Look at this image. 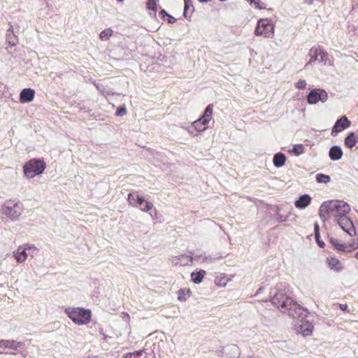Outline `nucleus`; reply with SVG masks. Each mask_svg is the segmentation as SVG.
Wrapping results in <instances>:
<instances>
[{
  "label": "nucleus",
  "instance_id": "1",
  "mask_svg": "<svg viewBox=\"0 0 358 358\" xmlns=\"http://www.w3.org/2000/svg\"><path fill=\"white\" fill-rule=\"evenodd\" d=\"M287 284L280 282L271 289L269 299L262 300L267 302L271 301L273 306L280 308L282 311H288V315L292 317H302V312L307 311L301 305L294 301L287 293Z\"/></svg>",
  "mask_w": 358,
  "mask_h": 358
},
{
  "label": "nucleus",
  "instance_id": "2",
  "mask_svg": "<svg viewBox=\"0 0 358 358\" xmlns=\"http://www.w3.org/2000/svg\"><path fill=\"white\" fill-rule=\"evenodd\" d=\"M127 200L129 204L134 207L138 208L143 211H150V215L154 217L157 215V210L153 209V204L145 200V198L139 194L138 192H133L128 194Z\"/></svg>",
  "mask_w": 358,
  "mask_h": 358
},
{
  "label": "nucleus",
  "instance_id": "3",
  "mask_svg": "<svg viewBox=\"0 0 358 358\" xmlns=\"http://www.w3.org/2000/svg\"><path fill=\"white\" fill-rule=\"evenodd\" d=\"M65 313L75 323L78 325L86 324L90 322L92 317V312L90 309L84 308H67Z\"/></svg>",
  "mask_w": 358,
  "mask_h": 358
},
{
  "label": "nucleus",
  "instance_id": "4",
  "mask_svg": "<svg viewBox=\"0 0 358 358\" xmlns=\"http://www.w3.org/2000/svg\"><path fill=\"white\" fill-rule=\"evenodd\" d=\"M46 168V164L42 159L34 158L23 166V171L27 178H33L41 174Z\"/></svg>",
  "mask_w": 358,
  "mask_h": 358
},
{
  "label": "nucleus",
  "instance_id": "5",
  "mask_svg": "<svg viewBox=\"0 0 358 358\" xmlns=\"http://www.w3.org/2000/svg\"><path fill=\"white\" fill-rule=\"evenodd\" d=\"M213 104H209L204 110L202 115L192 124L194 130L201 132L206 130L208 124L212 119Z\"/></svg>",
  "mask_w": 358,
  "mask_h": 358
},
{
  "label": "nucleus",
  "instance_id": "6",
  "mask_svg": "<svg viewBox=\"0 0 358 358\" xmlns=\"http://www.w3.org/2000/svg\"><path fill=\"white\" fill-rule=\"evenodd\" d=\"M1 212L12 220H15L22 213V204L20 202L7 201L2 206Z\"/></svg>",
  "mask_w": 358,
  "mask_h": 358
},
{
  "label": "nucleus",
  "instance_id": "7",
  "mask_svg": "<svg viewBox=\"0 0 358 358\" xmlns=\"http://www.w3.org/2000/svg\"><path fill=\"white\" fill-rule=\"evenodd\" d=\"M274 24L271 20L268 18L260 19L258 20L255 29L256 36H264L266 38H270L274 33Z\"/></svg>",
  "mask_w": 358,
  "mask_h": 358
},
{
  "label": "nucleus",
  "instance_id": "8",
  "mask_svg": "<svg viewBox=\"0 0 358 358\" xmlns=\"http://www.w3.org/2000/svg\"><path fill=\"white\" fill-rule=\"evenodd\" d=\"M306 99L308 103L312 105L316 104L320 101L324 103L328 99V94L323 89L314 88L309 92Z\"/></svg>",
  "mask_w": 358,
  "mask_h": 358
},
{
  "label": "nucleus",
  "instance_id": "9",
  "mask_svg": "<svg viewBox=\"0 0 358 358\" xmlns=\"http://www.w3.org/2000/svg\"><path fill=\"white\" fill-rule=\"evenodd\" d=\"M336 222L339 227L350 236L356 235V229L352 221L347 215H336Z\"/></svg>",
  "mask_w": 358,
  "mask_h": 358
},
{
  "label": "nucleus",
  "instance_id": "10",
  "mask_svg": "<svg viewBox=\"0 0 358 358\" xmlns=\"http://www.w3.org/2000/svg\"><path fill=\"white\" fill-rule=\"evenodd\" d=\"M336 203H338V200H329L321 204L319 209V215L323 222H326L329 219V214L334 215Z\"/></svg>",
  "mask_w": 358,
  "mask_h": 358
},
{
  "label": "nucleus",
  "instance_id": "11",
  "mask_svg": "<svg viewBox=\"0 0 358 358\" xmlns=\"http://www.w3.org/2000/svg\"><path fill=\"white\" fill-rule=\"evenodd\" d=\"M308 314H310L308 310L302 312V317H296L295 318H301V324H299L297 331L301 334L303 336H310L313 333V325L311 322L305 320Z\"/></svg>",
  "mask_w": 358,
  "mask_h": 358
},
{
  "label": "nucleus",
  "instance_id": "12",
  "mask_svg": "<svg viewBox=\"0 0 358 358\" xmlns=\"http://www.w3.org/2000/svg\"><path fill=\"white\" fill-rule=\"evenodd\" d=\"M36 251H37V248L34 245L20 246L17 251L14 252V256L17 262L22 263L27 259L29 255L33 257L34 252Z\"/></svg>",
  "mask_w": 358,
  "mask_h": 358
},
{
  "label": "nucleus",
  "instance_id": "13",
  "mask_svg": "<svg viewBox=\"0 0 358 358\" xmlns=\"http://www.w3.org/2000/svg\"><path fill=\"white\" fill-rule=\"evenodd\" d=\"M309 55L310 57V61L308 64H311L315 61H318L319 62L327 63V57L328 54L324 51V50L320 47H313L309 52Z\"/></svg>",
  "mask_w": 358,
  "mask_h": 358
},
{
  "label": "nucleus",
  "instance_id": "14",
  "mask_svg": "<svg viewBox=\"0 0 358 358\" xmlns=\"http://www.w3.org/2000/svg\"><path fill=\"white\" fill-rule=\"evenodd\" d=\"M351 124V122L348 119V117L344 115L338 118L334 125L331 129V134L332 136L335 137L338 135V134L343 130L348 128Z\"/></svg>",
  "mask_w": 358,
  "mask_h": 358
},
{
  "label": "nucleus",
  "instance_id": "15",
  "mask_svg": "<svg viewBox=\"0 0 358 358\" xmlns=\"http://www.w3.org/2000/svg\"><path fill=\"white\" fill-rule=\"evenodd\" d=\"M35 96V91L31 88H24L20 93V101L22 103H29Z\"/></svg>",
  "mask_w": 358,
  "mask_h": 358
},
{
  "label": "nucleus",
  "instance_id": "16",
  "mask_svg": "<svg viewBox=\"0 0 358 358\" xmlns=\"http://www.w3.org/2000/svg\"><path fill=\"white\" fill-rule=\"evenodd\" d=\"M350 212V205L343 201L338 200V203L336 205L334 216L336 215H347Z\"/></svg>",
  "mask_w": 358,
  "mask_h": 358
},
{
  "label": "nucleus",
  "instance_id": "17",
  "mask_svg": "<svg viewBox=\"0 0 358 358\" xmlns=\"http://www.w3.org/2000/svg\"><path fill=\"white\" fill-rule=\"evenodd\" d=\"M350 212V205L343 201L338 200V203L336 205L334 216L336 215H347Z\"/></svg>",
  "mask_w": 358,
  "mask_h": 358
},
{
  "label": "nucleus",
  "instance_id": "18",
  "mask_svg": "<svg viewBox=\"0 0 358 358\" xmlns=\"http://www.w3.org/2000/svg\"><path fill=\"white\" fill-rule=\"evenodd\" d=\"M350 212V205L343 201L338 200V203L336 205L334 216L336 215H347Z\"/></svg>",
  "mask_w": 358,
  "mask_h": 358
},
{
  "label": "nucleus",
  "instance_id": "19",
  "mask_svg": "<svg viewBox=\"0 0 358 358\" xmlns=\"http://www.w3.org/2000/svg\"><path fill=\"white\" fill-rule=\"evenodd\" d=\"M310 196L305 194L299 197V199L294 202V205L297 208L304 209L310 203Z\"/></svg>",
  "mask_w": 358,
  "mask_h": 358
},
{
  "label": "nucleus",
  "instance_id": "20",
  "mask_svg": "<svg viewBox=\"0 0 358 358\" xmlns=\"http://www.w3.org/2000/svg\"><path fill=\"white\" fill-rule=\"evenodd\" d=\"M343 150L338 145H333L330 148L329 151V158L333 161H338L343 157Z\"/></svg>",
  "mask_w": 358,
  "mask_h": 358
},
{
  "label": "nucleus",
  "instance_id": "21",
  "mask_svg": "<svg viewBox=\"0 0 358 358\" xmlns=\"http://www.w3.org/2000/svg\"><path fill=\"white\" fill-rule=\"evenodd\" d=\"M224 352L229 358H239L241 355L239 348L235 344L227 345L224 349Z\"/></svg>",
  "mask_w": 358,
  "mask_h": 358
},
{
  "label": "nucleus",
  "instance_id": "22",
  "mask_svg": "<svg viewBox=\"0 0 358 358\" xmlns=\"http://www.w3.org/2000/svg\"><path fill=\"white\" fill-rule=\"evenodd\" d=\"M357 141V135L355 132L351 131L348 133V134L345 138L344 144L348 148L352 149L356 145Z\"/></svg>",
  "mask_w": 358,
  "mask_h": 358
},
{
  "label": "nucleus",
  "instance_id": "23",
  "mask_svg": "<svg viewBox=\"0 0 358 358\" xmlns=\"http://www.w3.org/2000/svg\"><path fill=\"white\" fill-rule=\"evenodd\" d=\"M194 11V7L192 0H184L183 16L190 20L191 15Z\"/></svg>",
  "mask_w": 358,
  "mask_h": 358
},
{
  "label": "nucleus",
  "instance_id": "24",
  "mask_svg": "<svg viewBox=\"0 0 358 358\" xmlns=\"http://www.w3.org/2000/svg\"><path fill=\"white\" fill-rule=\"evenodd\" d=\"M286 159H287L286 155L284 153L279 152L275 154L273 156V165L277 168L282 167L283 165H285Z\"/></svg>",
  "mask_w": 358,
  "mask_h": 358
},
{
  "label": "nucleus",
  "instance_id": "25",
  "mask_svg": "<svg viewBox=\"0 0 358 358\" xmlns=\"http://www.w3.org/2000/svg\"><path fill=\"white\" fill-rule=\"evenodd\" d=\"M329 267L331 270H334L337 272L342 271L343 267L342 266L341 262L336 257H330L327 259Z\"/></svg>",
  "mask_w": 358,
  "mask_h": 358
},
{
  "label": "nucleus",
  "instance_id": "26",
  "mask_svg": "<svg viewBox=\"0 0 358 358\" xmlns=\"http://www.w3.org/2000/svg\"><path fill=\"white\" fill-rule=\"evenodd\" d=\"M330 243L338 251L345 252L348 250L346 243H340L339 241L333 237L329 238Z\"/></svg>",
  "mask_w": 358,
  "mask_h": 358
},
{
  "label": "nucleus",
  "instance_id": "27",
  "mask_svg": "<svg viewBox=\"0 0 358 358\" xmlns=\"http://www.w3.org/2000/svg\"><path fill=\"white\" fill-rule=\"evenodd\" d=\"M6 41H8V44L10 46H15L17 43V36L13 33L12 25L10 26V28L7 31Z\"/></svg>",
  "mask_w": 358,
  "mask_h": 358
},
{
  "label": "nucleus",
  "instance_id": "28",
  "mask_svg": "<svg viewBox=\"0 0 358 358\" xmlns=\"http://www.w3.org/2000/svg\"><path fill=\"white\" fill-rule=\"evenodd\" d=\"M282 208L280 206H276L275 208V212L276 214L275 215V218L279 222H284L289 220V217L292 214V210H289L288 214L287 215H283L280 213ZM292 210V208H291Z\"/></svg>",
  "mask_w": 358,
  "mask_h": 358
},
{
  "label": "nucleus",
  "instance_id": "29",
  "mask_svg": "<svg viewBox=\"0 0 358 358\" xmlns=\"http://www.w3.org/2000/svg\"><path fill=\"white\" fill-rule=\"evenodd\" d=\"M288 152L298 157L305 152V148L303 144H294L292 149L288 150Z\"/></svg>",
  "mask_w": 358,
  "mask_h": 358
},
{
  "label": "nucleus",
  "instance_id": "30",
  "mask_svg": "<svg viewBox=\"0 0 358 358\" xmlns=\"http://www.w3.org/2000/svg\"><path fill=\"white\" fill-rule=\"evenodd\" d=\"M206 274V271L203 270H200L199 271L192 272L191 273V279L192 281L195 284H199L202 282L203 277Z\"/></svg>",
  "mask_w": 358,
  "mask_h": 358
},
{
  "label": "nucleus",
  "instance_id": "31",
  "mask_svg": "<svg viewBox=\"0 0 358 358\" xmlns=\"http://www.w3.org/2000/svg\"><path fill=\"white\" fill-rule=\"evenodd\" d=\"M6 343V348H9L13 350H17L19 348H22L24 346V343L22 342H18L14 340H8V342H4Z\"/></svg>",
  "mask_w": 358,
  "mask_h": 358
},
{
  "label": "nucleus",
  "instance_id": "32",
  "mask_svg": "<svg viewBox=\"0 0 358 358\" xmlns=\"http://www.w3.org/2000/svg\"><path fill=\"white\" fill-rule=\"evenodd\" d=\"M191 291L189 289L182 288L178 291V299L180 301H185L190 296Z\"/></svg>",
  "mask_w": 358,
  "mask_h": 358
},
{
  "label": "nucleus",
  "instance_id": "33",
  "mask_svg": "<svg viewBox=\"0 0 358 358\" xmlns=\"http://www.w3.org/2000/svg\"><path fill=\"white\" fill-rule=\"evenodd\" d=\"M317 182L327 184L331 181V177L329 175H326L322 173H317L315 176Z\"/></svg>",
  "mask_w": 358,
  "mask_h": 358
},
{
  "label": "nucleus",
  "instance_id": "34",
  "mask_svg": "<svg viewBox=\"0 0 358 358\" xmlns=\"http://www.w3.org/2000/svg\"><path fill=\"white\" fill-rule=\"evenodd\" d=\"M145 353V350L142 349L134 352H127L124 355L123 358H141V357Z\"/></svg>",
  "mask_w": 358,
  "mask_h": 358
},
{
  "label": "nucleus",
  "instance_id": "35",
  "mask_svg": "<svg viewBox=\"0 0 358 358\" xmlns=\"http://www.w3.org/2000/svg\"><path fill=\"white\" fill-rule=\"evenodd\" d=\"M113 33V31L111 29H106L100 33L99 37L101 40L106 41L112 36Z\"/></svg>",
  "mask_w": 358,
  "mask_h": 358
},
{
  "label": "nucleus",
  "instance_id": "36",
  "mask_svg": "<svg viewBox=\"0 0 358 358\" xmlns=\"http://www.w3.org/2000/svg\"><path fill=\"white\" fill-rule=\"evenodd\" d=\"M146 4L148 9L153 10L155 12L157 11V5L155 0H148Z\"/></svg>",
  "mask_w": 358,
  "mask_h": 358
},
{
  "label": "nucleus",
  "instance_id": "37",
  "mask_svg": "<svg viewBox=\"0 0 358 358\" xmlns=\"http://www.w3.org/2000/svg\"><path fill=\"white\" fill-rule=\"evenodd\" d=\"M348 250L347 252H351L352 250H356L358 248V242L353 240L352 242L347 244Z\"/></svg>",
  "mask_w": 358,
  "mask_h": 358
},
{
  "label": "nucleus",
  "instance_id": "38",
  "mask_svg": "<svg viewBox=\"0 0 358 358\" xmlns=\"http://www.w3.org/2000/svg\"><path fill=\"white\" fill-rule=\"evenodd\" d=\"M126 113H127V109L123 106H119L115 111V115L117 117L123 116Z\"/></svg>",
  "mask_w": 358,
  "mask_h": 358
},
{
  "label": "nucleus",
  "instance_id": "39",
  "mask_svg": "<svg viewBox=\"0 0 358 358\" xmlns=\"http://www.w3.org/2000/svg\"><path fill=\"white\" fill-rule=\"evenodd\" d=\"M306 86V82L305 80H299L295 83V87L299 90L304 89Z\"/></svg>",
  "mask_w": 358,
  "mask_h": 358
},
{
  "label": "nucleus",
  "instance_id": "40",
  "mask_svg": "<svg viewBox=\"0 0 358 358\" xmlns=\"http://www.w3.org/2000/svg\"><path fill=\"white\" fill-rule=\"evenodd\" d=\"M314 232H315V239H318V238H320V226H319L317 222H315L314 224Z\"/></svg>",
  "mask_w": 358,
  "mask_h": 358
},
{
  "label": "nucleus",
  "instance_id": "41",
  "mask_svg": "<svg viewBox=\"0 0 358 358\" xmlns=\"http://www.w3.org/2000/svg\"><path fill=\"white\" fill-rule=\"evenodd\" d=\"M99 334L103 336V341H107L108 339L111 338L110 336H108V335L104 334L103 328H99Z\"/></svg>",
  "mask_w": 358,
  "mask_h": 358
},
{
  "label": "nucleus",
  "instance_id": "42",
  "mask_svg": "<svg viewBox=\"0 0 358 358\" xmlns=\"http://www.w3.org/2000/svg\"><path fill=\"white\" fill-rule=\"evenodd\" d=\"M168 15H169V13L164 9H162L159 12V15L163 20H165V18L168 16Z\"/></svg>",
  "mask_w": 358,
  "mask_h": 358
},
{
  "label": "nucleus",
  "instance_id": "43",
  "mask_svg": "<svg viewBox=\"0 0 358 358\" xmlns=\"http://www.w3.org/2000/svg\"><path fill=\"white\" fill-rule=\"evenodd\" d=\"M166 18L168 22L170 24H173L176 22V19L170 14H169Z\"/></svg>",
  "mask_w": 358,
  "mask_h": 358
},
{
  "label": "nucleus",
  "instance_id": "44",
  "mask_svg": "<svg viewBox=\"0 0 358 358\" xmlns=\"http://www.w3.org/2000/svg\"><path fill=\"white\" fill-rule=\"evenodd\" d=\"M254 4L255 5L256 8H258V9L265 8V7L262 6L263 3H262L259 0H258L257 1L255 0V2L254 3Z\"/></svg>",
  "mask_w": 358,
  "mask_h": 358
},
{
  "label": "nucleus",
  "instance_id": "45",
  "mask_svg": "<svg viewBox=\"0 0 358 358\" xmlns=\"http://www.w3.org/2000/svg\"><path fill=\"white\" fill-rule=\"evenodd\" d=\"M339 307L341 310L348 312V313L349 312L348 306L346 303H345V304L340 303Z\"/></svg>",
  "mask_w": 358,
  "mask_h": 358
},
{
  "label": "nucleus",
  "instance_id": "46",
  "mask_svg": "<svg viewBox=\"0 0 358 358\" xmlns=\"http://www.w3.org/2000/svg\"><path fill=\"white\" fill-rule=\"evenodd\" d=\"M189 259V261L190 262H192V261H193V257H191V256H187V255H180V259L182 260V259Z\"/></svg>",
  "mask_w": 358,
  "mask_h": 358
},
{
  "label": "nucleus",
  "instance_id": "47",
  "mask_svg": "<svg viewBox=\"0 0 358 358\" xmlns=\"http://www.w3.org/2000/svg\"><path fill=\"white\" fill-rule=\"evenodd\" d=\"M316 242L320 248H324L325 245V243L324 241L320 240V238H318V239H315Z\"/></svg>",
  "mask_w": 358,
  "mask_h": 358
},
{
  "label": "nucleus",
  "instance_id": "48",
  "mask_svg": "<svg viewBox=\"0 0 358 358\" xmlns=\"http://www.w3.org/2000/svg\"><path fill=\"white\" fill-rule=\"evenodd\" d=\"M264 289V288L263 287H259V288L257 290V292H256V293H255V296H257L258 294H259L260 293H262V292H263Z\"/></svg>",
  "mask_w": 358,
  "mask_h": 358
},
{
  "label": "nucleus",
  "instance_id": "49",
  "mask_svg": "<svg viewBox=\"0 0 358 358\" xmlns=\"http://www.w3.org/2000/svg\"><path fill=\"white\" fill-rule=\"evenodd\" d=\"M3 342H8V340H0V347H5L6 348V343Z\"/></svg>",
  "mask_w": 358,
  "mask_h": 358
},
{
  "label": "nucleus",
  "instance_id": "50",
  "mask_svg": "<svg viewBox=\"0 0 358 358\" xmlns=\"http://www.w3.org/2000/svg\"><path fill=\"white\" fill-rule=\"evenodd\" d=\"M304 1L308 3L309 5H312L313 3V0H304Z\"/></svg>",
  "mask_w": 358,
  "mask_h": 358
},
{
  "label": "nucleus",
  "instance_id": "51",
  "mask_svg": "<svg viewBox=\"0 0 358 358\" xmlns=\"http://www.w3.org/2000/svg\"><path fill=\"white\" fill-rule=\"evenodd\" d=\"M198 1L201 3H208L209 1H211V0H198Z\"/></svg>",
  "mask_w": 358,
  "mask_h": 358
},
{
  "label": "nucleus",
  "instance_id": "52",
  "mask_svg": "<svg viewBox=\"0 0 358 358\" xmlns=\"http://www.w3.org/2000/svg\"><path fill=\"white\" fill-rule=\"evenodd\" d=\"M208 259L211 261V260H212V257H210V256H209V257H205V260H206V261H208Z\"/></svg>",
  "mask_w": 358,
  "mask_h": 358
},
{
  "label": "nucleus",
  "instance_id": "53",
  "mask_svg": "<svg viewBox=\"0 0 358 358\" xmlns=\"http://www.w3.org/2000/svg\"><path fill=\"white\" fill-rule=\"evenodd\" d=\"M355 258L358 259V251L355 253Z\"/></svg>",
  "mask_w": 358,
  "mask_h": 358
},
{
  "label": "nucleus",
  "instance_id": "54",
  "mask_svg": "<svg viewBox=\"0 0 358 358\" xmlns=\"http://www.w3.org/2000/svg\"><path fill=\"white\" fill-rule=\"evenodd\" d=\"M119 2H122L124 0H117Z\"/></svg>",
  "mask_w": 358,
  "mask_h": 358
},
{
  "label": "nucleus",
  "instance_id": "55",
  "mask_svg": "<svg viewBox=\"0 0 358 358\" xmlns=\"http://www.w3.org/2000/svg\"><path fill=\"white\" fill-rule=\"evenodd\" d=\"M3 352L1 351H0V354H2Z\"/></svg>",
  "mask_w": 358,
  "mask_h": 358
}]
</instances>
